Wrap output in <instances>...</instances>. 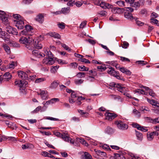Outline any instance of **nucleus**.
Segmentation results:
<instances>
[{"mask_svg":"<svg viewBox=\"0 0 159 159\" xmlns=\"http://www.w3.org/2000/svg\"><path fill=\"white\" fill-rule=\"evenodd\" d=\"M19 41L20 43L25 44L27 48L30 49L34 40L30 36L22 37L19 39Z\"/></svg>","mask_w":159,"mask_h":159,"instance_id":"nucleus-1","label":"nucleus"},{"mask_svg":"<svg viewBox=\"0 0 159 159\" xmlns=\"http://www.w3.org/2000/svg\"><path fill=\"white\" fill-rule=\"evenodd\" d=\"M115 123L117 125L118 128L120 129L125 130L128 128V126L127 124L123 123L121 121H116Z\"/></svg>","mask_w":159,"mask_h":159,"instance_id":"nucleus-2","label":"nucleus"},{"mask_svg":"<svg viewBox=\"0 0 159 159\" xmlns=\"http://www.w3.org/2000/svg\"><path fill=\"white\" fill-rule=\"evenodd\" d=\"M0 18L6 25L9 24L7 15L5 12L0 11Z\"/></svg>","mask_w":159,"mask_h":159,"instance_id":"nucleus-3","label":"nucleus"},{"mask_svg":"<svg viewBox=\"0 0 159 159\" xmlns=\"http://www.w3.org/2000/svg\"><path fill=\"white\" fill-rule=\"evenodd\" d=\"M5 30L9 34L13 35H17L18 33L16 29L13 28L9 25L6 26Z\"/></svg>","mask_w":159,"mask_h":159,"instance_id":"nucleus-4","label":"nucleus"},{"mask_svg":"<svg viewBox=\"0 0 159 159\" xmlns=\"http://www.w3.org/2000/svg\"><path fill=\"white\" fill-rule=\"evenodd\" d=\"M28 83L27 81L23 80L20 81H16L15 82V84L16 85H18L20 88L22 87H26Z\"/></svg>","mask_w":159,"mask_h":159,"instance_id":"nucleus-5","label":"nucleus"},{"mask_svg":"<svg viewBox=\"0 0 159 159\" xmlns=\"http://www.w3.org/2000/svg\"><path fill=\"white\" fill-rule=\"evenodd\" d=\"M2 47L5 52L8 55H10L11 53V50L10 47L6 43H3L2 44Z\"/></svg>","mask_w":159,"mask_h":159,"instance_id":"nucleus-6","label":"nucleus"},{"mask_svg":"<svg viewBox=\"0 0 159 159\" xmlns=\"http://www.w3.org/2000/svg\"><path fill=\"white\" fill-rule=\"evenodd\" d=\"M16 26L19 30L23 29L24 26V22L23 19H20V20L16 21Z\"/></svg>","mask_w":159,"mask_h":159,"instance_id":"nucleus-7","label":"nucleus"},{"mask_svg":"<svg viewBox=\"0 0 159 159\" xmlns=\"http://www.w3.org/2000/svg\"><path fill=\"white\" fill-rule=\"evenodd\" d=\"M115 129L114 128L109 126H107L104 130L105 133L108 135L113 134L115 133Z\"/></svg>","mask_w":159,"mask_h":159,"instance_id":"nucleus-8","label":"nucleus"},{"mask_svg":"<svg viewBox=\"0 0 159 159\" xmlns=\"http://www.w3.org/2000/svg\"><path fill=\"white\" fill-rule=\"evenodd\" d=\"M107 111L105 114V116L107 119L109 120H111L117 117V115L114 113H110Z\"/></svg>","mask_w":159,"mask_h":159,"instance_id":"nucleus-9","label":"nucleus"},{"mask_svg":"<svg viewBox=\"0 0 159 159\" xmlns=\"http://www.w3.org/2000/svg\"><path fill=\"white\" fill-rule=\"evenodd\" d=\"M54 57L45 58L43 60V63H45L46 64L51 65L53 64L55 62L54 60L53 59Z\"/></svg>","mask_w":159,"mask_h":159,"instance_id":"nucleus-10","label":"nucleus"},{"mask_svg":"<svg viewBox=\"0 0 159 159\" xmlns=\"http://www.w3.org/2000/svg\"><path fill=\"white\" fill-rule=\"evenodd\" d=\"M34 47L37 49H41L42 48L43 45L41 42L38 40L33 41V44Z\"/></svg>","mask_w":159,"mask_h":159,"instance_id":"nucleus-11","label":"nucleus"},{"mask_svg":"<svg viewBox=\"0 0 159 159\" xmlns=\"http://www.w3.org/2000/svg\"><path fill=\"white\" fill-rule=\"evenodd\" d=\"M38 95H40L41 98L43 100H46L48 98V94L47 92L44 90L40 91V93L37 92Z\"/></svg>","mask_w":159,"mask_h":159,"instance_id":"nucleus-12","label":"nucleus"},{"mask_svg":"<svg viewBox=\"0 0 159 159\" xmlns=\"http://www.w3.org/2000/svg\"><path fill=\"white\" fill-rule=\"evenodd\" d=\"M32 54L33 55L38 58L43 57L45 56V54H41L38 51L35 50L32 52Z\"/></svg>","mask_w":159,"mask_h":159,"instance_id":"nucleus-13","label":"nucleus"},{"mask_svg":"<svg viewBox=\"0 0 159 159\" xmlns=\"http://www.w3.org/2000/svg\"><path fill=\"white\" fill-rule=\"evenodd\" d=\"M18 73L19 77L22 79H26L28 77L27 74L23 71H18Z\"/></svg>","mask_w":159,"mask_h":159,"instance_id":"nucleus-14","label":"nucleus"},{"mask_svg":"<svg viewBox=\"0 0 159 159\" xmlns=\"http://www.w3.org/2000/svg\"><path fill=\"white\" fill-rule=\"evenodd\" d=\"M48 34L50 36L53 37L55 39H60L61 36L60 35L56 32H49L48 33Z\"/></svg>","mask_w":159,"mask_h":159,"instance_id":"nucleus-15","label":"nucleus"},{"mask_svg":"<svg viewBox=\"0 0 159 159\" xmlns=\"http://www.w3.org/2000/svg\"><path fill=\"white\" fill-rule=\"evenodd\" d=\"M117 88L118 90L122 93H124L125 92L127 91V88L126 87L123 86L120 84H119Z\"/></svg>","mask_w":159,"mask_h":159,"instance_id":"nucleus-16","label":"nucleus"},{"mask_svg":"<svg viewBox=\"0 0 159 159\" xmlns=\"http://www.w3.org/2000/svg\"><path fill=\"white\" fill-rule=\"evenodd\" d=\"M122 10H123V9L117 7H114L112 8L111 11L114 13L119 14L122 12Z\"/></svg>","mask_w":159,"mask_h":159,"instance_id":"nucleus-17","label":"nucleus"},{"mask_svg":"<svg viewBox=\"0 0 159 159\" xmlns=\"http://www.w3.org/2000/svg\"><path fill=\"white\" fill-rule=\"evenodd\" d=\"M127 3H129L130 4V6L131 7H133L135 8H139L140 6V4H139V1L137 2H127Z\"/></svg>","mask_w":159,"mask_h":159,"instance_id":"nucleus-18","label":"nucleus"},{"mask_svg":"<svg viewBox=\"0 0 159 159\" xmlns=\"http://www.w3.org/2000/svg\"><path fill=\"white\" fill-rule=\"evenodd\" d=\"M35 19L39 23H42L44 21V17L42 14H39L36 16Z\"/></svg>","mask_w":159,"mask_h":159,"instance_id":"nucleus-19","label":"nucleus"},{"mask_svg":"<svg viewBox=\"0 0 159 159\" xmlns=\"http://www.w3.org/2000/svg\"><path fill=\"white\" fill-rule=\"evenodd\" d=\"M61 11V13L65 15L67 14L70 12V7L62 8Z\"/></svg>","mask_w":159,"mask_h":159,"instance_id":"nucleus-20","label":"nucleus"},{"mask_svg":"<svg viewBox=\"0 0 159 159\" xmlns=\"http://www.w3.org/2000/svg\"><path fill=\"white\" fill-rule=\"evenodd\" d=\"M58 81H54L51 84L50 88L52 89H56L59 84Z\"/></svg>","mask_w":159,"mask_h":159,"instance_id":"nucleus-21","label":"nucleus"},{"mask_svg":"<svg viewBox=\"0 0 159 159\" xmlns=\"http://www.w3.org/2000/svg\"><path fill=\"white\" fill-rule=\"evenodd\" d=\"M94 152L98 155L102 157H106V154L105 152H102L100 150H98L96 149L94 150Z\"/></svg>","mask_w":159,"mask_h":159,"instance_id":"nucleus-22","label":"nucleus"},{"mask_svg":"<svg viewBox=\"0 0 159 159\" xmlns=\"http://www.w3.org/2000/svg\"><path fill=\"white\" fill-rule=\"evenodd\" d=\"M114 155V156L111 157V158H114V159H121V158H124V157L123 155L121 153H115Z\"/></svg>","mask_w":159,"mask_h":159,"instance_id":"nucleus-23","label":"nucleus"},{"mask_svg":"<svg viewBox=\"0 0 159 159\" xmlns=\"http://www.w3.org/2000/svg\"><path fill=\"white\" fill-rule=\"evenodd\" d=\"M136 136L137 140L142 141L143 138V135L140 132L135 130Z\"/></svg>","mask_w":159,"mask_h":159,"instance_id":"nucleus-24","label":"nucleus"},{"mask_svg":"<svg viewBox=\"0 0 159 159\" xmlns=\"http://www.w3.org/2000/svg\"><path fill=\"white\" fill-rule=\"evenodd\" d=\"M76 140L78 142H80L81 143L84 145L85 146L88 147L89 146V144L86 142L85 140L83 139L77 138L76 139Z\"/></svg>","mask_w":159,"mask_h":159,"instance_id":"nucleus-25","label":"nucleus"},{"mask_svg":"<svg viewBox=\"0 0 159 159\" xmlns=\"http://www.w3.org/2000/svg\"><path fill=\"white\" fill-rule=\"evenodd\" d=\"M107 72L108 74L113 76L115 75V74L117 73V71L115 70L113 68L111 67L109 68Z\"/></svg>","mask_w":159,"mask_h":159,"instance_id":"nucleus-26","label":"nucleus"},{"mask_svg":"<svg viewBox=\"0 0 159 159\" xmlns=\"http://www.w3.org/2000/svg\"><path fill=\"white\" fill-rule=\"evenodd\" d=\"M124 16L125 18L130 20H132L133 19V17L132 16V14L129 12H125Z\"/></svg>","mask_w":159,"mask_h":159,"instance_id":"nucleus-27","label":"nucleus"},{"mask_svg":"<svg viewBox=\"0 0 159 159\" xmlns=\"http://www.w3.org/2000/svg\"><path fill=\"white\" fill-rule=\"evenodd\" d=\"M147 101L148 102L152 105H154L157 107H159V103L156 102L155 100L153 99L151 100L148 98Z\"/></svg>","mask_w":159,"mask_h":159,"instance_id":"nucleus-28","label":"nucleus"},{"mask_svg":"<svg viewBox=\"0 0 159 159\" xmlns=\"http://www.w3.org/2000/svg\"><path fill=\"white\" fill-rule=\"evenodd\" d=\"M62 138L65 141L69 142L70 139V138L68 135H66L64 133L62 134L61 135Z\"/></svg>","mask_w":159,"mask_h":159,"instance_id":"nucleus-29","label":"nucleus"},{"mask_svg":"<svg viewBox=\"0 0 159 159\" xmlns=\"http://www.w3.org/2000/svg\"><path fill=\"white\" fill-rule=\"evenodd\" d=\"M82 158L85 157V159H91L92 158L91 156L88 152H85L84 154L81 156Z\"/></svg>","mask_w":159,"mask_h":159,"instance_id":"nucleus-30","label":"nucleus"},{"mask_svg":"<svg viewBox=\"0 0 159 159\" xmlns=\"http://www.w3.org/2000/svg\"><path fill=\"white\" fill-rule=\"evenodd\" d=\"M84 80L81 79H76L74 80V83L76 85H80L83 83Z\"/></svg>","mask_w":159,"mask_h":159,"instance_id":"nucleus-31","label":"nucleus"},{"mask_svg":"<svg viewBox=\"0 0 159 159\" xmlns=\"http://www.w3.org/2000/svg\"><path fill=\"white\" fill-rule=\"evenodd\" d=\"M9 44L10 46L13 47L19 48L20 46L18 43L13 41L10 42Z\"/></svg>","mask_w":159,"mask_h":159,"instance_id":"nucleus-32","label":"nucleus"},{"mask_svg":"<svg viewBox=\"0 0 159 159\" xmlns=\"http://www.w3.org/2000/svg\"><path fill=\"white\" fill-rule=\"evenodd\" d=\"M109 4L103 2H101L100 4V6L103 9H106L108 8Z\"/></svg>","mask_w":159,"mask_h":159,"instance_id":"nucleus-33","label":"nucleus"},{"mask_svg":"<svg viewBox=\"0 0 159 159\" xmlns=\"http://www.w3.org/2000/svg\"><path fill=\"white\" fill-rule=\"evenodd\" d=\"M153 133L152 132L151 133H147V138L148 140L149 141L152 140L154 138Z\"/></svg>","mask_w":159,"mask_h":159,"instance_id":"nucleus-34","label":"nucleus"},{"mask_svg":"<svg viewBox=\"0 0 159 159\" xmlns=\"http://www.w3.org/2000/svg\"><path fill=\"white\" fill-rule=\"evenodd\" d=\"M119 84H116V83L114 82H111L110 83L109 85L110 87H109V88L111 89H112L113 87L117 88Z\"/></svg>","mask_w":159,"mask_h":159,"instance_id":"nucleus-35","label":"nucleus"},{"mask_svg":"<svg viewBox=\"0 0 159 159\" xmlns=\"http://www.w3.org/2000/svg\"><path fill=\"white\" fill-rule=\"evenodd\" d=\"M85 73L83 72H79L77 73L76 76L79 78H83L85 77Z\"/></svg>","mask_w":159,"mask_h":159,"instance_id":"nucleus-36","label":"nucleus"},{"mask_svg":"<svg viewBox=\"0 0 159 159\" xmlns=\"http://www.w3.org/2000/svg\"><path fill=\"white\" fill-rule=\"evenodd\" d=\"M3 77L4 79L8 80L11 78L12 76L9 72H7L4 74Z\"/></svg>","mask_w":159,"mask_h":159,"instance_id":"nucleus-37","label":"nucleus"},{"mask_svg":"<svg viewBox=\"0 0 159 159\" xmlns=\"http://www.w3.org/2000/svg\"><path fill=\"white\" fill-rule=\"evenodd\" d=\"M79 69L81 71H88L89 70V68L86 67L84 66H79L78 67Z\"/></svg>","mask_w":159,"mask_h":159,"instance_id":"nucleus-38","label":"nucleus"},{"mask_svg":"<svg viewBox=\"0 0 159 159\" xmlns=\"http://www.w3.org/2000/svg\"><path fill=\"white\" fill-rule=\"evenodd\" d=\"M133 113L135 116H136L137 117L139 118L141 114L140 112L137 111L136 109H134L133 110Z\"/></svg>","mask_w":159,"mask_h":159,"instance_id":"nucleus-39","label":"nucleus"},{"mask_svg":"<svg viewBox=\"0 0 159 159\" xmlns=\"http://www.w3.org/2000/svg\"><path fill=\"white\" fill-rule=\"evenodd\" d=\"M138 129L144 132H146L148 130L147 127L140 126L138 128Z\"/></svg>","mask_w":159,"mask_h":159,"instance_id":"nucleus-40","label":"nucleus"},{"mask_svg":"<svg viewBox=\"0 0 159 159\" xmlns=\"http://www.w3.org/2000/svg\"><path fill=\"white\" fill-rule=\"evenodd\" d=\"M25 29L30 33L31 31L33 30L32 27L30 25H27L25 26Z\"/></svg>","mask_w":159,"mask_h":159,"instance_id":"nucleus-41","label":"nucleus"},{"mask_svg":"<svg viewBox=\"0 0 159 159\" xmlns=\"http://www.w3.org/2000/svg\"><path fill=\"white\" fill-rule=\"evenodd\" d=\"M45 55H46V56L48 57V58L53 57V54L50 51L46 50L45 52Z\"/></svg>","mask_w":159,"mask_h":159,"instance_id":"nucleus-42","label":"nucleus"},{"mask_svg":"<svg viewBox=\"0 0 159 159\" xmlns=\"http://www.w3.org/2000/svg\"><path fill=\"white\" fill-rule=\"evenodd\" d=\"M51 69V71L52 73H55L57 71V70L59 67V66H52Z\"/></svg>","mask_w":159,"mask_h":159,"instance_id":"nucleus-43","label":"nucleus"},{"mask_svg":"<svg viewBox=\"0 0 159 159\" xmlns=\"http://www.w3.org/2000/svg\"><path fill=\"white\" fill-rule=\"evenodd\" d=\"M116 3L120 7H123L125 6V2L122 1H119L116 2Z\"/></svg>","mask_w":159,"mask_h":159,"instance_id":"nucleus-44","label":"nucleus"},{"mask_svg":"<svg viewBox=\"0 0 159 159\" xmlns=\"http://www.w3.org/2000/svg\"><path fill=\"white\" fill-rule=\"evenodd\" d=\"M107 12L105 11L102 10L99 11L98 14L102 16H107Z\"/></svg>","mask_w":159,"mask_h":159,"instance_id":"nucleus-45","label":"nucleus"},{"mask_svg":"<svg viewBox=\"0 0 159 159\" xmlns=\"http://www.w3.org/2000/svg\"><path fill=\"white\" fill-rule=\"evenodd\" d=\"M134 92L135 93H138L139 94H145V92L143 90L137 89V90H135Z\"/></svg>","mask_w":159,"mask_h":159,"instance_id":"nucleus-46","label":"nucleus"},{"mask_svg":"<svg viewBox=\"0 0 159 159\" xmlns=\"http://www.w3.org/2000/svg\"><path fill=\"white\" fill-rule=\"evenodd\" d=\"M21 34L24 35H31V33H30L29 32H28L25 29L21 31Z\"/></svg>","mask_w":159,"mask_h":159,"instance_id":"nucleus-47","label":"nucleus"},{"mask_svg":"<svg viewBox=\"0 0 159 159\" xmlns=\"http://www.w3.org/2000/svg\"><path fill=\"white\" fill-rule=\"evenodd\" d=\"M79 61L85 63L89 64L90 63V61L88 60L85 58L80 59H79Z\"/></svg>","mask_w":159,"mask_h":159,"instance_id":"nucleus-48","label":"nucleus"},{"mask_svg":"<svg viewBox=\"0 0 159 159\" xmlns=\"http://www.w3.org/2000/svg\"><path fill=\"white\" fill-rule=\"evenodd\" d=\"M4 139H7L8 140H11L13 142L16 141V138L13 137H6V138H4Z\"/></svg>","mask_w":159,"mask_h":159,"instance_id":"nucleus-49","label":"nucleus"},{"mask_svg":"<svg viewBox=\"0 0 159 159\" xmlns=\"http://www.w3.org/2000/svg\"><path fill=\"white\" fill-rule=\"evenodd\" d=\"M78 64L75 62H73L71 63L70 65L69 66L70 68H75L77 67Z\"/></svg>","mask_w":159,"mask_h":159,"instance_id":"nucleus-50","label":"nucleus"},{"mask_svg":"<svg viewBox=\"0 0 159 159\" xmlns=\"http://www.w3.org/2000/svg\"><path fill=\"white\" fill-rule=\"evenodd\" d=\"M5 33L2 31L1 29L0 28V38L4 39L5 38Z\"/></svg>","mask_w":159,"mask_h":159,"instance_id":"nucleus-51","label":"nucleus"},{"mask_svg":"<svg viewBox=\"0 0 159 159\" xmlns=\"http://www.w3.org/2000/svg\"><path fill=\"white\" fill-rule=\"evenodd\" d=\"M136 63L143 66L147 64L148 62L143 61H136Z\"/></svg>","mask_w":159,"mask_h":159,"instance_id":"nucleus-52","label":"nucleus"},{"mask_svg":"<svg viewBox=\"0 0 159 159\" xmlns=\"http://www.w3.org/2000/svg\"><path fill=\"white\" fill-rule=\"evenodd\" d=\"M123 10L124 11H129L130 12H132L134 11V9L131 7H125Z\"/></svg>","mask_w":159,"mask_h":159,"instance_id":"nucleus-53","label":"nucleus"},{"mask_svg":"<svg viewBox=\"0 0 159 159\" xmlns=\"http://www.w3.org/2000/svg\"><path fill=\"white\" fill-rule=\"evenodd\" d=\"M145 120L148 123H151L153 124V119L150 117H145L144 118Z\"/></svg>","mask_w":159,"mask_h":159,"instance_id":"nucleus-54","label":"nucleus"},{"mask_svg":"<svg viewBox=\"0 0 159 159\" xmlns=\"http://www.w3.org/2000/svg\"><path fill=\"white\" fill-rule=\"evenodd\" d=\"M45 78H39L37 79L36 80L35 82L36 83H39L44 81L45 80Z\"/></svg>","mask_w":159,"mask_h":159,"instance_id":"nucleus-55","label":"nucleus"},{"mask_svg":"<svg viewBox=\"0 0 159 159\" xmlns=\"http://www.w3.org/2000/svg\"><path fill=\"white\" fill-rule=\"evenodd\" d=\"M102 148L103 149L107 151H110L111 150V149L110 148L109 146L106 144H104L102 146Z\"/></svg>","mask_w":159,"mask_h":159,"instance_id":"nucleus-56","label":"nucleus"},{"mask_svg":"<svg viewBox=\"0 0 159 159\" xmlns=\"http://www.w3.org/2000/svg\"><path fill=\"white\" fill-rule=\"evenodd\" d=\"M41 106H39L32 111V112L33 113H36L38 112L39 111H40L41 112Z\"/></svg>","mask_w":159,"mask_h":159,"instance_id":"nucleus-57","label":"nucleus"},{"mask_svg":"<svg viewBox=\"0 0 159 159\" xmlns=\"http://www.w3.org/2000/svg\"><path fill=\"white\" fill-rule=\"evenodd\" d=\"M13 17L17 20H20V19H22L20 15L17 14H13Z\"/></svg>","mask_w":159,"mask_h":159,"instance_id":"nucleus-58","label":"nucleus"},{"mask_svg":"<svg viewBox=\"0 0 159 159\" xmlns=\"http://www.w3.org/2000/svg\"><path fill=\"white\" fill-rule=\"evenodd\" d=\"M51 104H53L58 101L59 100L58 98H53L50 100Z\"/></svg>","mask_w":159,"mask_h":159,"instance_id":"nucleus-59","label":"nucleus"},{"mask_svg":"<svg viewBox=\"0 0 159 159\" xmlns=\"http://www.w3.org/2000/svg\"><path fill=\"white\" fill-rule=\"evenodd\" d=\"M57 25L58 27L61 29H64L65 28V24L64 23L58 24Z\"/></svg>","mask_w":159,"mask_h":159,"instance_id":"nucleus-60","label":"nucleus"},{"mask_svg":"<svg viewBox=\"0 0 159 159\" xmlns=\"http://www.w3.org/2000/svg\"><path fill=\"white\" fill-rule=\"evenodd\" d=\"M61 45L62 47L65 49L66 50H68L69 51H70L71 49L69 48L68 46L65 44H62Z\"/></svg>","mask_w":159,"mask_h":159,"instance_id":"nucleus-61","label":"nucleus"},{"mask_svg":"<svg viewBox=\"0 0 159 159\" xmlns=\"http://www.w3.org/2000/svg\"><path fill=\"white\" fill-rule=\"evenodd\" d=\"M57 62L59 64L62 65L66 64H67V63L66 62V61L62 60L61 59L58 60Z\"/></svg>","mask_w":159,"mask_h":159,"instance_id":"nucleus-62","label":"nucleus"},{"mask_svg":"<svg viewBox=\"0 0 159 159\" xmlns=\"http://www.w3.org/2000/svg\"><path fill=\"white\" fill-rule=\"evenodd\" d=\"M129 45V44L126 42H124L123 43L122 47L123 48H127Z\"/></svg>","mask_w":159,"mask_h":159,"instance_id":"nucleus-63","label":"nucleus"},{"mask_svg":"<svg viewBox=\"0 0 159 159\" xmlns=\"http://www.w3.org/2000/svg\"><path fill=\"white\" fill-rule=\"evenodd\" d=\"M159 123V117L153 119V124H156Z\"/></svg>","mask_w":159,"mask_h":159,"instance_id":"nucleus-64","label":"nucleus"}]
</instances>
